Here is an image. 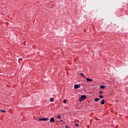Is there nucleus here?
Masks as SVG:
<instances>
[{
    "label": "nucleus",
    "mask_w": 128,
    "mask_h": 128,
    "mask_svg": "<svg viewBox=\"0 0 128 128\" xmlns=\"http://www.w3.org/2000/svg\"><path fill=\"white\" fill-rule=\"evenodd\" d=\"M85 98H86V95H82L80 98V101L82 102V100H84Z\"/></svg>",
    "instance_id": "nucleus-1"
},
{
    "label": "nucleus",
    "mask_w": 128,
    "mask_h": 128,
    "mask_svg": "<svg viewBox=\"0 0 128 128\" xmlns=\"http://www.w3.org/2000/svg\"><path fill=\"white\" fill-rule=\"evenodd\" d=\"M40 120H44V121H46V120H48V118H39L38 120V122H40Z\"/></svg>",
    "instance_id": "nucleus-2"
},
{
    "label": "nucleus",
    "mask_w": 128,
    "mask_h": 128,
    "mask_svg": "<svg viewBox=\"0 0 128 128\" xmlns=\"http://www.w3.org/2000/svg\"><path fill=\"white\" fill-rule=\"evenodd\" d=\"M80 88V86L78 84H76L74 85V88Z\"/></svg>",
    "instance_id": "nucleus-3"
},
{
    "label": "nucleus",
    "mask_w": 128,
    "mask_h": 128,
    "mask_svg": "<svg viewBox=\"0 0 128 128\" xmlns=\"http://www.w3.org/2000/svg\"><path fill=\"white\" fill-rule=\"evenodd\" d=\"M50 122H54V118H52L50 119Z\"/></svg>",
    "instance_id": "nucleus-4"
},
{
    "label": "nucleus",
    "mask_w": 128,
    "mask_h": 128,
    "mask_svg": "<svg viewBox=\"0 0 128 128\" xmlns=\"http://www.w3.org/2000/svg\"><path fill=\"white\" fill-rule=\"evenodd\" d=\"M86 80L87 82H92V79H90V78H86Z\"/></svg>",
    "instance_id": "nucleus-5"
},
{
    "label": "nucleus",
    "mask_w": 128,
    "mask_h": 128,
    "mask_svg": "<svg viewBox=\"0 0 128 128\" xmlns=\"http://www.w3.org/2000/svg\"><path fill=\"white\" fill-rule=\"evenodd\" d=\"M104 102H105L104 100H102L100 102V104H104Z\"/></svg>",
    "instance_id": "nucleus-6"
},
{
    "label": "nucleus",
    "mask_w": 128,
    "mask_h": 128,
    "mask_svg": "<svg viewBox=\"0 0 128 128\" xmlns=\"http://www.w3.org/2000/svg\"><path fill=\"white\" fill-rule=\"evenodd\" d=\"M94 102H98L100 100V98H96L94 99Z\"/></svg>",
    "instance_id": "nucleus-7"
},
{
    "label": "nucleus",
    "mask_w": 128,
    "mask_h": 128,
    "mask_svg": "<svg viewBox=\"0 0 128 128\" xmlns=\"http://www.w3.org/2000/svg\"><path fill=\"white\" fill-rule=\"evenodd\" d=\"M106 88L105 86H102V85L100 86V88Z\"/></svg>",
    "instance_id": "nucleus-8"
},
{
    "label": "nucleus",
    "mask_w": 128,
    "mask_h": 128,
    "mask_svg": "<svg viewBox=\"0 0 128 128\" xmlns=\"http://www.w3.org/2000/svg\"><path fill=\"white\" fill-rule=\"evenodd\" d=\"M54 99L53 98H50V102H54Z\"/></svg>",
    "instance_id": "nucleus-9"
},
{
    "label": "nucleus",
    "mask_w": 128,
    "mask_h": 128,
    "mask_svg": "<svg viewBox=\"0 0 128 128\" xmlns=\"http://www.w3.org/2000/svg\"><path fill=\"white\" fill-rule=\"evenodd\" d=\"M58 118L60 119L62 118V117H60V114H59L57 116Z\"/></svg>",
    "instance_id": "nucleus-10"
},
{
    "label": "nucleus",
    "mask_w": 128,
    "mask_h": 128,
    "mask_svg": "<svg viewBox=\"0 0 128 128\" xmlns=\"http://www.w3.org/2000/svg\"><path fill=\"white\" fill-rule=\"evenodd\" d=\"M80 76H83L84 78V74L80 73Z\"/></svg>",
    "instance_id": "nucleus-11"
},
{
    "label": "nucleus",
    "mask_w": 128,
    "mask_h": 128,
    "mask_svg": "<svg viewBox=\"0 0 128 128\" xmlns=\"http://www.w3.org/2000/svg\"><path fill=\"white\" fill-rule=\"evenodd\" d=\"M75 126L78 127V126H80V125H78V123H75Z\"/></svg>",
    "instance_id": "nucleus-12"
},
{
    "label": "nucleus",
    "mask_w": 128,
    "mask_h": 128,
    "mask_svg": "<svg viewBox=\"0 0 128 128\" xmlns=\"http://www.w3.org/2000/svg\"><path fill=\"white\" fill-rule=\"evenodd\" d=\"M99 98H104V96H102V95H100V96H99Z\"/></svg>",
    "instance_id": "nucleus-13"
},
{
    "label": "nucleus",
    "mask_w": 128,
    "mask_h": 128,
    "mask_svg": "<svg viewBox=\"0 0 128 128\" xmlns=\"http://www.w3.org/2000/svg\"><path fill=\"white\" fill-rule=\"evenodd\" d=\"M63 104H66V100H63Z\"/></svg>",
    "instance_id": "nucleus-14"
},
{
    "label": "nucleus",
    "mask_w": 128,
    "mask_h": 128,
    "mask_svg": "<svg viewBox=\"0 0 128 128\" xmlns=\"http://www.w3.org/2000/svg\"><path fill=\"white\" fill-rule=\"evenodd\" d=\"M0 112H6V110H0Z\"/></svg>",
    "instance_id": "nucleus-15"
},
{
    "label": "nucleus",
    "mask_w": 128,
    "mask_h": 128,
    "mask_svg": "<svg viewBox=\"0 0 128 128\" xmlns=\"http://www.w3.org/2000/svg\"><path fill=\"white\" fill-rule=\"evenodd\" d=\"M102 91H100L99 92V94H102Z\"/></svg>",
    "instance_id": "nucleus-16"
},
{
    "label": "nucleus",
    "mask_w": 128,
    "mask_h": 128,
    "mask_svg": "<svg viewBox=\"0 0 128 128\" xmlns=\"http://www.w3.org/2000/svg\"><path fill=\"white\" fill-rule=\"evenodd\" d=\"M62 121H63L62 120H60V122H62Z\"/></svg>",
    "instance_id": "nucleus-17"
},
{
    "label": "nucleus",
    "mask_w": 128,
    "mask_h": 128,
    "mask_svg": "<svg viewBox=\"0 0 128 128\" xmlns=\"http://www.w3.org/2000/svg\"><path fill=\"white\" fill-rule=\"evenodd\" d=\"M66 128H70V127H68V126H66Z\"/></svg>",
    "instance_id": "nucleus-18"
}]
</instances>
